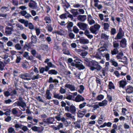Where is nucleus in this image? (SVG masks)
<instances>
[{"label":"nucleus","instance_id":"1","mask_svg":"<svg viewBox=\"0 0 133 133\" xmlns=\"http://www.w3.org/2000/svg\"><path fill=\"white\" fill-rule=\"evenodd\" d=\"M19 77L23 79L29 80L32 79L35 80L38 79L41 77L39 74H37L36 75H34L31 77H30V75L28 73L22 74L19 75Z\"/></svg>","mask_w":133,"mask_h":133},{"label":"nucleus","instance_id":"2","mask_svg":"<svg viewBox=\"0 0 133 133\" xmlns=\"http://www.w3.org/2000/svg\"><path fill=\"white\" fill-rule=\"evenodd\" d=\"M89 69L92 71L96 69L97 70H101L102 67L99 64V63L95 61H92L90 64L89 65Z\"/></svg>","mask_w":133,"mask_h":133},{"label":"nucleus","instance_id":"3","mask_svg":"<svg viewBox=\"0 0 133 133\" xmlns=\"http://www.w3.org/2000/svg\"><path fill=\"white\" fill-rule=\"evenodd\" d=\"M100 27V25L96 23L90 28V31L93 34H96L98 33Z\"/></svg>","mask_w":133,"mask_h":133},{"label":"nucleus","instance_id":"4","mask_svg":"<svg viewBox=\"0 0 133 133\" xmlns=\"http://www.w3.org/2000/svg\"><path fill=\"white\" fill-rule=\"evenodd\" d=\"M65 111L70 113L73 114H75L76 111V107L73 105H71L70 107L67 106L65 108Z\"/></svg>","mask_w":133,"mask_h":133},{"label":"nucleus","instance_id":"5","mask_svg":"<svg viewBox=\"0 0 133 133\" xmlns=\"http://www.w3.org/2000/svg\"><path fill=\"white\" fill-rule=\"evenodd\" d=\"M18 106L22 110L25 111L26 110L25 107L26 104L24 101H18Z\"/></svg>","mask_w":133,"mask_h":133},{"label":"nucleus","instance_id":"6","mask_svg":"<svg viewBox=\"0 0 133 133\" xmlns=\"http://www.w3.org/2000/svg\"><path fill=\"white\" fill-rule=\"evenodd\" d=\"M77 25L82 30H85L88 29V25L85 23L79 22L77 23Z\"/></svg>","mask_w":133,"mask_h":133},{"label":"nucleus","instance_id":"7","mask_svg":"<svg viewBox=\"0 0 133 133\" xmlns=\"http://www.w3.org/2000/svg\"><path fill=\"white\" fill-rule=\"evenodd\" d=\"M124 35V32L122 30V29L120 28L119 32L117 34L116 37L115 38V39H120Z\"/></svg>","mask_w":133,"mask_h":133},{"label":"nucleus","instance_id":"8","mask_svg":"<svg viewBox=\"0 0 133 133\" xmlns=\"http://www.w3.org/2000/svg\"><path fill=\"white\" fill-rule=\"evenodd\" d=\"M85 100V98L81 95H78L75 99L74 101L76 102H80Z\"/></svg>","mask_w":133,"mask_h":133},{"label":"nucleus","instance_id":"9","mask_svg":"<svg viewBox=\"0 0 133 133\" xmlns=\"http://www.w3.org/2000/svg\"><path fill=\"white\" fill-rule=\"evenodd\" d=\"M55 121L54 118L50 117L48 118L46 120L44 119L43 121L46 123L51 124L53 123Z\"/></svg>","mask_w":133,"mask_h":133},{"label":"nucleus","instance_id":"10","mask_svg":"<svg viewBox=\"0 0 133 133\" xmlns=\"http://www.w3.org/2000/svg\"><path fill=\"white\" fill-rule=\"evenodd\" d=\"M65 115L66 117L68 119H71L73 121L75 120V118L74 116L72 115L69 112H66L65 114Z\"/></svg>","mask_w":133,"mask_h":133},{"label":"nucleus","instance_id":"11","mask_svg":"<svg viewBox=\"0 0 133 133\" xmlns=\"http://www.w3.org/2000/svg\"><path fill=\"white\" fill-rule=\"evenodd\" d=\"M72 65L73 66H75L76 68H78L79 70H83L85 67L82 63L79 64H73L72 63Z\"/></svg>","mask_w":133,"mask_h":133},{"label":"nucleus","instance_id":"12","mask_svg":"<svg viewBox=\"0 0 133 133\" xmlns=\"http://www.w3.org/2000/svg\"><path fill=\"white\" fill-rule=\"evenodd\" d=\"M118 83L119 84V87L123 89H124L127 84V82L126 81L124 80H122L119 81Z\"/></svg>","mask_w":133,"mask_h":133},{"label":"nucleus","instance_id":"13","mask_svg":"<svg viewBox=\"0 0 133 133\" xmlns=\"http://www.w3.org/2000/svg\"><path fill=\"white\" fill-rule=\"evenodd\" d=\"M125 91L126 93L128 94H131L133 93V87L131 85L127 86Z\"/></svg>","mask_w":133,"mask_h":133},{"label":"nucleus","instance_id":"14","mask_svg":"<svg viewBox=\"0 0 133 133\" xmlns=\"http://www.w3.org/2000/svg\"><path fill=\"white\" fill-rule=\"evenodd\" d=\"M65 86L66 88L69 89L71 91H74L76 90L75 87L72 85L66 84Z\"/></svg>","mask_w":133,"mask_h":133},{"label":"nucleus","instance_id":"15","mask_svg":"<svg viewBox=\"0 0 133 133\" xmlns=\"http://www.w3.org/2000/svg\"><path fill=\"white\" fill-rule=\"evenodd\" d=\"M14 29L12 27L7 26L5 29V33L7 35H9L12 34Z\"/></svg>","mask_w":133,"mask_h":133},{"label":"nucleus","instance_id":"16","mask_svg":"<svg viewBox=\"0 0 133 133\" xmlns=\"http://www.w3.org/2000/svg\"><path fill=\"white\" fill-rule=\"evenodd\" d=\"M31 44L30 42L28 43L25 42L23 46V48L24 49H26L28 51H29V50L31 49Z\"/></svg>","mask_w":133,"mask_h":133},{"label":"nucleus","instance_id":"17","mask_svg":"<svg viewBox=\"0 0 133 133\" xmlns=\"http://www.w3.org/2000/svg\"><path fill=\"white\" fill-rule=\"evenodd\" d=\"M39 69L40 73L41 74H43L44 71H48L49 70V68L48 66H46L45 68L40 67Z\"/></svg>","mask_w":133,"mask_h":133},{"label":"nucleus","instance_id":"18","mask_svg":"<svg viewBox=\"0 0 133 133\" xmlns=\"http://www.w3.org/2000/svg\"><path fill=\"white\" fill-rule=\"evenodd\" d=\"M54 97L55 98L59 100H62L63 98V96L60 95L59 94L56 93H53Z\"/></svg>","mask_w":133,"mask_h":133},{"label":"nucleus","instance_id":"19","mask_svg":"<svg viewBox=\"0 0 133 133\" xmlns=\"http://www.w3.org/2000/svg\"><path fill=\"white\" fill-rule=\"evenodd\" d=\"M74 125L75 128L76 129H80L81 127L80 122L77 121L76 122H74L72 123Z\"/></svg>","mask_w":133,"mask_h":133},{"label":"nucleus","instance_id":"20","mask_svg":"<svg viewBox=\"0 0 133 133\" xmlns=\"http://www.w3.org/2000/svg\"><path fill=\"white\" fill-rule=\"evenodd\" d=\"M127 41L126 39L124 38L122 39L120 41V45L123 48H124L126 46Z\"/></svg>","mask_w":133,"mask_h":133},{"label":"nucleus","instance_id":"21","mask_svg":"<svg viewBox=\"0 0 133 133\" xmlns=\"http://www.w3.org/2000/svg\"><path fill=\"white\" fill-rule=\"evenodd\" d=\"M108 101L107 100L105 99L102 102H99L98 103V105L100 107L106 106L108 104Z\"/></svg>","mask_w":133,"mask_h":133},{"label":"nucleus","instance_id":"22","mask_svg":"<svg viewBox=\"0 0 133 133\" xmlns=\"http://www.w3.org/2000/svg\"><path fill=\"white\" fill-rule=\"evenodd\" d=\"M31 41L30 43L31 44L36 43L37 41V37L35 35H32L31 37Z\"/></svg>","mask_w":133,"mask_h":133},{"label":"nucleus","instance_id":"23","mask_svg":"<svg viewBox=\"0 0 133 133\" xmlns=\"http://www.w3.org/2000/svg\"><path fill=\"white\" fill-rule=\"evenodd\" d=\"M45 96L48 99H51V97L50 94V92L49 90H47Z\"/></svg>","mask_w":133,"mask_h":133},{"label":"nucleus","instance_id":"24","mask_svg":"<svg viewBox=\"0 0 133 133\" xmlns=\"http://www.w3.org/2000/svg\"><path fill=\"white\" fill-rule=\"evenodd\" d=\"M19 22L24 24V26L27 27L28 26V21L24 20V19H21L18 20Z\"/></svg>","mask_w":133,"mask_h":133},{"label":"nucleus","instance_id":"25","mask_svg":"<svg viewBox=\"0 0 133 133\" xmlns=\"http://www.w3.org/2000/svg\"><path fill=\"white\" fill-rule=\"evenodd\" d=\"M48 82L49 83H55L57 84V83H58L59 82L56 79H54L52 77H50L49 79Z\"/></svg>","mask_w":133,"mask_h":133},{"label":"nucleus","instance_id":"26","mask_svg":"<svg viewBox=\"0 0 133 133\" xmlns=\"http://www.w3.org/2000/svg\"><path fill=\"white\" fill-rule=\"evenodd\" d=\"M73 23L71 22H69L67 25V28L68 29L69 31H72V28L73 26Z\"/></svg>","mask_w":133,"mask_h":133},{"label":"nucleus","instance_id":"27","mask_svg":"<svg viewBox=\"0 0 133 133\" xmlns=\"http://www.w3.org/2000/svg\"><path fill=\"white\" fill-rule=\"evenodd\" d=\"M81 43L82 44H87L89 43L88 39L85 38H82L80 39Z\"/></svg>","mask_w":133,"mask_h":133},{"label":"nucleus","instance_id":"28","mask_svg":"<svg viewBox=\"0 0 133 133\" xmlns=\"http://www.w3.org/2000/svg\"><path fill=\"white\" fill-rule=\"evenodd\" d=\"M106 50V48L103 46H101L100 48L98 49V51L99 53L101 54V55H102L103 54V52Z\"/></svg>","mask_w":133,"mask_h":133},{"label":"nucleus","instance_id":"29","mask_svg":"<svg viewBox=\"0 0 133 133\" xmlns=\"http://www.w3.org/2000/svg\"><path fill=\"white\" fill-rule=\"evenodd\" d=\"M61 3L62 5V6L64 7V8H65L66 7L67 8H68L69 7L68 5V3L67 2L65 1H63V0H62L61 1Z\"/></svg>","mask_w":133,"mask_h":133},{"label":"nucleus","instance_id":"30","mask_svg":"<svg viewBox=\"0 0 133 133\" xmlns=\"http://www.w3.org/2000/svg\"><path fill=\"white\" fill-rule=\"evenodd\" d=\"M84 34L89 38L91 39L93 37L92 35L89 34V32L87 30H85Z\"/></svg>","mask_w":133,"mask_h":133},{"label":"nucleus","instance_id":"31","mask_svg":"<svg viewBox=\"0 0 133 133\" xmlns=\"http://www.w3.org/2000/svg\"><path fill=\"white\" fill-rule=\"evenodd\" d=\"M109 36L104 33L101 34V38L102 39H103L105 40H108L109 38Z\"/></svg>","mask_w":133,"mask_h":133},{"label":"nucleus","instance_id":"32","mask_svg":"<svg viewBox=\"0 0 133 133\" xmlns=\"http://www.w3.org/2000/svg\"><path fill=\"white\" fill-rule=\"evenodd\" d=\"M36 3L34 1L31 2L29 4V6L30 7L33 9L35 8L36 6Z\"/></svg>","mask_w":133,"mask_h":133},{"label":"nucleus","instance_id":"33","mask_svg":"<svg viewBox=\"0 0 133 133\" xmlns=\"http://www.w3.org/2000/svg\"><path fill=\"white\" fill-rule=\"evenodd\" d=\"M108 86L109 89L110 90L114 89L115 88V87L114 84L111 81L109 82Z\"/></svg>","mask_w":133,"mask_h":133},{"label":"nucleus","instance_id":"34","mask_svg":"<svg viewBox=\"0 0 133 133\" xmlns=\"http://www.w3.org/2000/svg\"><path fill=\"white\" fill-rule=\"evenodd\" d=\"M55 33L60 35H63L65 34V31L62 29L56 31Z\"/></svg>","mask_w":133,"mask_h":133},{"label":"nucleus","instance_id":"35","mask_svg":"<svg viewBox=\"0 0 133 133\" xmlns=\"http://www.w3.org/2000/svg\"><path fill=\"white\" fill-rule=\"evenodd\" d=\"M79 89L78 90V92L80 94H82L83 92L84 89V87L83 85H80L79 87Z\"/></svg>","mask_w":133,"mask_h":133},{"label":"nucleus","instance_id":"36","mask_svg":"<svg viewBox=\"0 0 133 133\" xmlns=\"http://www.w3.org/2000/svg\"><path fill=\"white\" fill-rule=\"evenodd\" d=\"M110 62L112 64V65L115 67H117L118 66V64L117 62H116L114 59H111Z\"/></svg>","mask_w":133,"mask_h":133},{"label":"nucleus","instance_id":"37","mask_svg":"<svg viewBox=\"0 0 133 133\" xmlns=\"http://www.w3.org/2000/svg\"><path fill=\"white\" fill-rule=\"evenodd\" d=\"M91 17H88V21L89 24L91 25L95 23V21L91 18Z\"/></svg>","mask_w":133,"mask_h":133},{"label":"nucleus","instance_id":"38","mask_svg":"<svg viewBox=\"0 0 133 133\" xmlns=\"http://www.w3.org/2000/svg\"><path fill=\"white\" fill-rule=\"evenodd\" d=\"M8 133H15V131L14 129L11 127L9 128L8 129Z\"/></svg>","mask_w":133,"mask_h":133},{"label":"nucleus","instance_id":"39","mask_svg":"<svg viewBox=\"0 0 133 133\" xmlns=\"http://www.w3.org/2000/svg\"><path fill=\"white\" fill-rule=\"evenodd\" d=\"M75 59L74 61V62H75L76 63H75V64L81 63V62H82L81 60L78 57H75ZM72 63L74 64V63Z\"/></svg>","mask_w":133,"mask_h":133},{"label":"nucleus","instance_id":"40","mask_svg":"<svg viewBox=\"0 0 133 133\" xmlns=\"http://www.w3.org/2000/svg\"><path fill=\"white\" fill-rule=\"evenodd\" d=\"M9 56V55L8 54L4 53V54L1 55L0 57H1L2 58L5 59L7 58Z\"/></svg>","mask_w":133,"mask_h":133},{"label":"nucleus","instance_id":"41","mask_svg":"<svg viewBox=\"0 0 133 133\" xmlns=\"http://www.w3.org/2000/svg\"><path fill=\"white\" fill-rule=\"evenodd\" d=\"M57 72L55 70H51L48 71V74H50L56 75L57 73Z\"/></svg>","mask_w":133,"mask_h":133},{"label":"nucleus","instance_id":"42","mask_svg":"<svg viewBox=\"0 0 133 133\" xmlns=\"http://www.w3.org/2000/svg\"><path fill=\"white\" fill-rule=\"evenodd\" d=\"M84 61L85 62H84L85 64H86L88 66H89V65L90 64L91 61L89 60L87 58H85L84 59Z\"/></svg>","mask_w":133,"mask_h":133},{"label":"nucleus","instance_id":"43","mask_svg":"<svg viewBox=\"0 0 133 133\" xmlns=\"http://www.w3.org/2000/svg\"><path fill=\"white\" fill-rule=\"evenodd\" d=\"M70 12L74 15V16H76L79 14V13L77 11V10L72 9L70 10Z\"/></svg>","mask_w":133,"mask_h":133},{"label":"nucleus","instance_id":"44","mask_svg":"<svg viewBox=\"0 0 133 133\" xmlns=\"http://www.w3.org/2000/svg\"><path fill=\"white\" fill-rule=\"evenodd\" d=\"M15 48L18 50H20L22 49V47L21 45L19 43L16 44L15 46Z\"/></svg>","mask_w":133,"mask_h":133},{"label":"nucleus","instance_id":"45","mask_svg":"<svg viewBox=\"0 0 133 133\" xmlns=\"http://www.w3.org/2000/svg\"><path fill=\"white\" fill-rule=\"evenodd\" d=\"M103 28L105 30H108L109 27V24L107 23H104L103 24Z\"/></svg>","mask_w":133,"mask_h":133},{"label":"nucleus","instance_id":"46","mask_svg":"<svg viewBox=\"0 0 133 133\" xmlns=\"http://www.w3.org/2000/svg\"><path fill=\"white\" fill-rule=\"evenodd\" d=\"M104 97L103 95L100 94L97 96L96 99L98 101H101L104 98Z\"/></svg>","mask_w":133,"mask_h":133},{"label":"nucleus","instance_id":"47","mask_svg":"<svg viewBox=\"0 0 133 133\" xmlns=\"http://www.w3.org/2000/svg\"><path fill=\"white\" fill-rule=\"evenodd\" d=\"M123 56V54L122 52H120L117 55L116 57L118 59H122Z\"/></svg>","mask_w":133,"mask_h":133},{"label":"nucleus","instance_id":"48","mask_svg":"<svg viewBox=\"0 0 133 133\" xmlns=\"http://www.w3.org/2000/svg\"><path fill=\"white\" fill-rule=\"evenodd\" d=\"M12 74L14 76H17L19 74L18 70H14L13 71Z\"/></svg>","mask_w":133,"mask_h":133},{"label":"nucleus","instance_id":"49","mask_svg":"<svg viewBox=\"0 0 133 133\" xmlns=\"http://www.w3.org/2000/svg\"><path fill=\"white\" fill-rule=\"evenodd\" d=\"M87 103L85 102H84L83 103L81 104L79 106V108L80 109H82L83 108L86 106Z\"/></svg>","mask_w":133,"mask_h":133},{"label":"nucleus","instance_id":"50","mask_svg":"<svg viewBox=\"0 0 133 133\" xmlns=\"http://www.w3.org/2000/svg\"><path fill=\"white\" fill-rule=\"evenodd\" d=\"M47 66L49 68H56V66L52 64V63L49 62L47 63Z\"/></svg>","mask_w":133,"mask_h":133},{"label":"nucleus","instance_id":"51","mask_svg":"<svg viewBox=\"0 0 133 133\" xmlns=\"http://www.w3.org/2000/svg\"><path fill=\"white\" fill-rule=\"evenodd\" d=\"M17 108H13L12 109V113L14 115H17V114L18 112V111L17 110Z\"/></svg>","mask_w":133,"mask_h":133},{"label":"nucleus","instance_id":"52","mask_svg":"<svg viewBox=\"0 0 133 133\" xmlns=\"http://www.w3.org/2000/svg\"><path fill=\"white\" fill-rule=\"evenodd\" d=\"M29 26V29L31 30H33L34 29V26L31 23H29L28 22V26Z\"/></svg>","mask_w":133,"mask_h":133},{"label":"nucleus","instance_id":"53","mask_svg":"<svg viewBox=\"0 0 133 133\" xmlns=\"http://www.w3.org/2000/svg\"><path fill=\"white\" fill-rule=\"evenodd\" d=\"M22 124H20L16 123L15 124L14 126V127L16 129L20 128L21 129L22 127Z\"/></svg>","mask_w":133,"mask_h":133},{"label":"nucleus","instance_id":"54","mask_svg":"<svg viewBox=\"0 0 133 133\" xmlns=\"http://www.w3.org/2000/svg\"><path fill=\"white\" fill-rule=\"evenodd\" d=\"M73 31L76 34H77L79 31V29L76 26H74L73 28Z\"/></svg>","mask_w":133,"mask_h":133},{"label":"nucleus","instance_id":"55","mask_svg":"<svg viewBox=\"0 0 133 133\" xmlns=\"http://www.w3.org/2000/svg\"><path fill=\"white\" fill-rule=\"evenodd\" d=\"M4 96L6 97H8L10 95V93L8 90L4 91Z\"/></svg>","mask_w":133,"mask_h":133},{"label":"nucleus","instance_id":"56","mask_svg":"<svg viewBox=\"0 0 133 133\" xmlns=\"http://www.w3.org/2000/svg\"><path fill=\"white\" fill-rule=\"evenodd\" d=\"M16 26L17 28L19 29L23 30L24 29V28L23 26L22 25L19 24H17L16 25Z\"/></svg>","mask_w":133,"mask_h":133},{"label":"nucleus","instance_id":"57","mask_svg":"<svg viewBox=\"0 0 133 133\" xmlns=\"http://www.w3.org/2000/svg\"><path fill=\"white\" fill-rule=\"evenodd\" d=\"M21 129L23 130L24 132L27 131L28 130V129L27 126L22 125V127Z\"/></svg>","mask_w":133,"mask_h":133},{"label":"nucleus","instance_id":"58","mask_svg":"<svg viewBox=\"0 0 133 133\" xmlns=\"http://www.w3.org/2000/svg\"><path fill=\"white\" fill-rule=\"evenodd\" d=\"M60 17H72L68 12H66L65 14H64L61 15Z\"/></svg>","mask_w":133,"mask_h":133},{"label":"nucleus","instance_id":"59","mask_svg":"<svg viewBox=\"0 0 133 133\" xmlns=\"http://www.w3.org/2000/svg\"><path fill=\"white\" fill-rule=\"evenodd\" d=\"M68 36L70 38L72 39L74 38L75 35L73 33L70 32L69 33Z\"/></svg>","mask_w":133,"mask_h":133},{"label":"nucleus","instance_id":"60","mask_svg":"<svg viewBox=\"0 0 133 133\" xmlns=\"http://www.w3.org/2000/svg\"><path fill=\"white\" fill-rule=\"evenodd\" d=\"M59 124L57 125L58 130H59L61 128H63L64 127L63 124L61 123H58Z\"/></svg>","mask_w":133,"mask_h":133},{"label":"nucleus","instance_id":"61","mask_svg":"<svg viewBox=\"0 0 133 133\" xmlns=\"http://www.w3.org/2000/svg\"><path fill=\"white\" fill-rule=\"evenodd\" d=\"M94 6L95 7L97 8L98 9H101L102 7V5H101V4H99H99H98V3H95L94 4Z\"/></svg>","mask_w":133,"mask_h":133},{"label":"nucleus","instance_id":"62","mask_svg":"<svg viewBox=\"0 0 133 133\" xmlns=\"http://www.w3.org/2000/svg\"><path fill=\"white\" fill-rule=\"evenodd\" d=\"M59 92L62 94H64L66 92V90L62 87H61L59 90Z\"/></svg>","mask_w":133,"mask_h":133},{"label":"nucleus","instance_id":"63","mask_svg":"<svg viewBox=\"0 0 133 133\" xmlns=\"http://www.w3.org/2000/svg\"><path fill=\"white\" fill-rule=\"evenodd\" d=\"M118 52V51L117 49H114L111 51V53L112 55L116 54Z\"/></svg>","mask_w":133,"mask_h":133},{"label":"nucleus","instance_id":"64","mask_svg":"<svg viewBox=\"0 0 133 133\" xmlns=\"http://www.w3.org/2000/svg\"><path fill=\"white\" fill-rule=\"evenodd\" d=\"M12 101L10 99H8L4 101V103L6 104H9Z\"/></svg>","mask_w":133,"mask_h":133}]
</instances>
